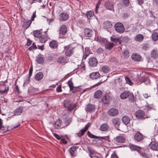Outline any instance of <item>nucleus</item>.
Listing matches in <instances>:
<instances>
[{
    "instance_id": "nucleus-1",
    "label": "nucleus",
    "mask_w": 158,
    "mask_h": 158,
    "mask_svg": "<svg viewBox=\"0 0 158 158\" xmlns=\"http://www.w3.org/2000/svg\"><path fill=\"white\" fill-rule=\"evenodd\" d=\"M63 104L64 106L69 111L71 112L74 110H75L77 109V104L72 103L71 101L69 99L64 100L63 102Z\"/></svg>"
},
{
    "instance_id": "nucleus-2",
    "label": "nucleus",
    "mask_w": 158,
    "mask_h": 158,
    "mask_svg": "<svg viewBox=\"0 0 158 158\" xmlns=\"http://www.w3.org/2000/svg\"><path fill=\"white\" fill-rule=\"evenodd\" d=\"M135 116L137 119L141 120H143L150 117V115L146 114L143 110H137L135 113Z\"/></svg>"
},
{
    "instance_id": "nucleus-3",
    "label": "nucleus",
    "mask_w": 158,
    "mask_h": 158,
    "mask_svg": "<svg viewBox=\"0 0 158 158\" xmlns=\"http://www.w3.org/2000/svg\"><path fill=\"white\" fill-rule=\"evenodd\" d=\"M114 28L118 32L122 33H123L125 30L123 24L121 23H117L114 25Z\"/></svg>"
},
{
    "instance_id": "nucleus-4",
    "label": "nucleus",
    "mask_w": 158,
    "mask_h": 158,
    "mask_svg": "<svg viewBox=\"0 0 158 158\" xmlns=\"http://www.w3.org/2000/svg\"><path fill=\"white\" fill-rule=\"evenodd\" d=\"M74 48L71 46L70 45H68L64 47V49L65 50V54L67 56H70L73 53V50Z\"/></svg>"
},
{
    "instance_id": "nucleus-5",
    "label": "nucleus",
    "mask_w": 158,
    "mask_h": 158,
    "mask_svg": "<svg viewBox=\"0 0 158 158\" xmlns=\"http://www.w3.org/2000/svg\"><path fill=\"white\" fill-rule=\"evenodd\" d=\"M111 98L108 94H105L102 98L101 102L104 105L109 104L110 103Z\"/></svg>"
},
{
    "instance_id": "nucleus-6",
    "label": "nucleus",
    "mask_w": 158,
    "mask_h": 158,
    "mask_svg": "<svg viewBox=\"0 0 158 158\" xmlns=\"http://www.w3.org/2000/svg\"><path fill=\"white\" fill-rule=\"evenodd\" d=\"M108 114L111 116L114 117L118 114V112L117 109L114 108H112L108 110Z\"/></svg>"
},
{
    "instance_id": "nucleus-7",
    "label": "nucleus",
    "mask_w": 158,
    "mask_h": 158,
    "mask_svg": "<svg viewBox=\"0 0 158 158\" xmlns=\"http://www.w3.org/2000/svg\"><path fill=\"white\" fill-rule=\"evenodd\" d=\"M89 126V123L86 125L84 128L81 129L78 133L76 134L77 135V136L80 138L83 135L85 134L86 131L88 129Z\"/></svg>"
},
{
    "instance_id": "nucleus-8",
    "label": "nucleus",
    "mask_w": 158,
    "mask_h": 158,
    "mask_svg": "<svg viewBox=\"0 0 158 158\" xmlns=\"http://www.w3.org/2000/svg\"><path fill=\"white\" fill-rule=\"evenodd\" d=\"M129 147L131 151H136L139 153H140V151L142 149V148L139 146L130 143L129 146Z\"/></svg>"
},
{
    "instance_id": "nucleus-9",
    "label": "nucleus",
    "mask_w": 158,
    "mask_h": 158,
    "mask_svg": "<svg viewBox=\"0 0 158 158\" xmlns=\"http://www.w3.org/2000/svg\"><path fill=\"white\" fill-rule=\"evenodd\" d=\"M88 63L90 66L95 67L97 66L98 64V61L96 58L92 57L89 60Z\"/></svg>"
},
{
    "instance_id": "nucleus-10",
    "label": "nucleus",
    "mask_w": 158,
    "mask_h": 158,
    "mask_svg": "<svg viewBox=\"0 0 158 158\" xmlns=\"http://www.w3.org/2000/svg\"><path fill=\"white\" fill-rule=\"evenodd\" d=\"M9 90V87H6V84L3 82L2 84L0 85V93L1 94H4L5 93L7 94Z\"/></svg>"
},
{
    "instance_id": "nucleus-11",
    "label": "nucleus",
    "mask_w": 158,
    "mask_h": 158,
    "mask_svg": "<svg viewBox=\"0 0 158 158\" xmlns=\"http://www.w3.org/2000/svg\"><path fill=\"white\" fill-rule=\"evenodd\" d=\"M95 108V106L94 105L88 104L85 107V110L86 112L91 113L94 111Z\"/></svg>"
},
{
    "instance_id": "nucleus-12",
    "label": "nucleus",
    "mask_w": 158,
    "mask_h": 158,
    "mask_svg": "<svg viewBox=\"0 0 158 158\" xmlns=\"http://www.w3.org/2000/svg\"><path fill=\"white\" fill-rule=\"evenodd\" d=\"M132 59L135 61L138 62L141 61L142 56L139 54L136 53H133L131 56Z\"/></svg>"
},
{
    "instance_id": "nucleus-13",
    "label": "nucleus",
    "mask_w": 158,
    "mask_h": 158,
    "mask_svg": "<svg viewBox=\"0 0 158 158\" xmlns=\"http://www.w3.org/2000/svg\"><path fill=\"white\" fill-rule=\"evenodd\" d=\"M104 6L107 10H114L113 4L109 1L105 2Z\"/></svg>"
},
{
    "instance_id": "nucleus-14",
    "label": "nucleus",
    "mask_w": 158,
    "mask_h": 158,
    "mask_svg": "<svg viewBox=\"0 0 158 158\" xmlns=\"http://www.w3.org/2000/svg\"><path fill=\"white\" fill-rule=\"evenodd\" d=\"M67 58L64 56H60L57 60V62L60 64H65L67 63Z\"/></svg>"
},
{
    "instance_id": "nucleus-15",
    "label": "nucleus",
    "mask_w": 158,
    "mask_h": 158,
    "mask_svg": "<svg viewBox=\"0 0 158 158\" xmlns=\"http://www.w3.org/2000/svg\"><path fill=\"white\" fill-rule=\"evenodd\" d=\"M134 137L136 141L139 142L143 139V136L140 132H138L135 134Z\"/></svg>"
},
{
    "instance_id": "nucleus-16",
    "label": "nucleus",
    "mask_w": 158,
    "mask_h": 158,
    "mask_svg": "<svg viewBox=\"0 0 158 158\" xmlns=\"http://www.w3.org/2000/svg\"><path fill=\"white\" fill-rule=\"evenodd\" d=\"M115 143H123L125 142V138L122 136H118L114 139Z\"/></svg>"
},
{
    "instance_id": "nucleus-17",
    "label": "nucleus",
    "mask_w": 158,
    "mask_h": 158,
    "mask_svg": "<svg viewBox=\"0 0 158 158\" xmlns=\"http://www.w3.org/2000/svg\"><path fill=\"white\" fill-rule=\"evenodd\" d=\"M69 15L67 13L62 12L60 15L59 19L62 21H65L69 18Z\"/></svg>"
},
{
    "instance_id": "nucleus-18",
    "label": "nucleus",
    "mask_w": 158,
    "mask_h": 158,
    "mask_svg": "<svg viewBox=\"0 0 158 158\" xmlns=\"http://www.w3.org/2000/svg\"><path fill=\"white\" fill-rule=\"evenodd\" d=\"M23 111V107L21 106H19L14 111V116L19 115L22 113Z\"/></svg>"
},
{
    "instance_id": "nucleus-19",
    "label": "nucleus",
    "mask_w": 158,
    "mask_h": 158,
    "mask_svg": "<svg viewBox=\"0 0 158 158\" xmlns=\"http://www.w3.org/2000/svg\"><path fill=\"white\" fill-rule=\"evenodd\" d=\"M67 27L65 25H62L60 27L59 34L64 35L67 33Z\"/></svg>"
},
{
    "instance_id": "nucleus-20",
    "label": "nucleus",
    "mask_w": 158,
    "mask_h": 158,
    "mask_svg": "<svg viewBox=\"0 0 158 158\" xmlns=\"http://www.w3.org/2000/svg\"><path fill=\"white\" fill-rule=\"evenodd\" d=\"M150 148L153 150H158V143L154 141L152 142L149 144Z\"/></svg>"
},
{
    "instance_id": "nucleus-21",
    "label": "nucleus",
    "mask_w": 158,
    "mask_h": 158,
    "mask_svg": "<svg viewBox=\"0 0 158 158\" xmlns=\"http://www.w3.org/2000/svg\"><path fill=\"white\" fill-rule=\"evenodd\" d=\"M89 77L93 80H96L99 78L100 75L98 72H93L89 74Z\"/></svg>"
},
{
    "instance_id": "nucleus-22",
    "label": "nucleus",
    "mask_w": 158,
    "mask_h": 158,
    "mask_svg": "<svg viewBox=\"0 0 158 158\" xmlns=\"http://www.w3.org/2000/svg\"><path fill=\"white\" fill-rule=\"evenodd\" d=\"M112 123L115 127H119L120 123V119L118 118H115L112 120Z\"/></svg>"
},
{
    "instance_id": "nucleus-23",
    "label": "nucleus",
    "mask_w": 158,
    "mask_h": 158,
    "mask_svg": "<svg viewBox=\"0 0 158 158\" xmlns=\"http://www.w3.org/2000/svg\"><path fill=\"white\" fill-rule=\"evenodd\" d=\"M130 91H125L121 94L120 97L121 99L124 100L127 98L129 96Z\"/></svg>"
},
{
    "instance_id": "nucleus-24",
    "label": "nucleus",
    "mask_w": 158,
    "mask_h": 158,
    "mask_svg": "<svg viewBox=\"0 0 158 158\" xmlns=\"http://www.w3.org/2000/svg\"><path fill=\"white\" fill-rule=\"evenodd\" d=\"M50 47L52 49H56L58 48V42L56 40L51 41L49 44Z\"/></svg>"
},
{
    "instance_id": "nucleus-25",
    "label": "nucleus",
    "mask_w": 158,
    "mask_h": 158,
    "mask_svg": "<svg viewBox=\"0 0 158 158\" xmlns=\"http://www.w3.org/2000/svg\"><path fill=\"white\" fill-rule=\"evenodd\" d=\"M93 32V31L89 28H86L84 30V35L86 37H91Z\"/></svg>"
},
{
    "instance_id": "nucleus-26",
    "label": "nucleus",
    "mask_w": 158,
    "mask_h": 158,
    "mask_svg": "<svg viewBox=\"0 0 158 158\" xmlns=\"http://www.w3.org/2000/svg\"><path fill=\"white\" fill-rule=\"evenodd\" d=\"M151 57L154 59L158 58V51L157 49H153L150 53Z\"/></svg>"
},
{
    "instance_id": "nucleus-27",
    "label": "nucleus",
    "mask_w": 158,
    "mask_h": 158,
    "mask_svg": "<svg viewBox=\"0 0 158 158\" xmlns=\"http://www.w3.org/2000/svg\"><path fill=\"white\" fill-rule=\"evenodd\" d=\"M48 35L47 34L44 35H41L39 38V40L41 43H44L48 40Z\"/></svg>"
},
{
    "instance_id": "nucleus-28",
    "label": "nucleus",
    "mask_w": 158,
    "mask_h": 158,
    "mask_svg": "<svg viewBox=\"0 0 158 158\" xmlns=\"http://www.w3.org/2000/svg\"><path fill=\"white\" fill-rule=\"evenodd\" d=\"M98 139L97 141H98V143H100V144H102L103 143L105 142V141L107 140L108 141L109 138L108 136H104V137H100Z\"/></svg>"
},
{
    "instance_id": "nucleus-29",
    "label": "nucleus",
    "mask_w": 158,
    "mask_h": 158,
    "mask_svg": "<svg viewBox=\"0 0 158 158\" xmlns=\"http://www.w3.org/2000/svg\"><path fill=\"white\" fill-rule=\"evenodd\" d=\"M44 75L42 72H39L35 75L34 79L36 81L40 80L43 77Z\"/></svg>"
},
{
    "instance_id": "nucleus-30",
    "label": "nucleus",
    "mask_w": 158,
    "mask_h": 158,
    "mask_svg": "<svg viewBox=\"0 0 158 158\" xmlns=\"http://www.w3.org/2000/svg\"><path fill=\"white\" fill-rule=\"evenodd\" d=\"M102 92L101 90H98L96 91L94 94V98L96 99H99L101 97Z\"/></svg>"
},
{
    "instance_id": "nucleus-31",
    "label": "nucleus",
    "mask_w": 158,
    "mask_h": 158,
    "mask_svg": "<svg viewBox=\"0 0 158 158\" xmlns=\"http://www.w3.org/2000/svg\"><path fill=\"white\" fill-rule=\"evenodd\" d=\"M109 127L107 123H104L100 126V130L102 131H106L108 130Z\"/></svg>"
},
{
    "instance_id": "nucleus-32",
    "label": "nucleus",
    "mask_w": 158,
    "mask_h": 158,
    "mask_svg": "<svg viewBox=\"0 0 158 158\" xmlns=\"http://www.w3.org/2000/svg\"><path fill=\"white\" fill-rule=\"evenodd\" d=\"M110 40L111 41L114 42L115 43L118 42L119 44L121 43V41L120 38L114 35L110 37Z\"/></svg>"
},
{
    "instance_id": "nucleus-33",
    "label": "nucleus",
    "mask_w": 158,
    "mask_h": 158,
    "mask_svg": "<svg viewBox=\"0 0 158 158\" xmlns=\"http://www.w3.org/2000/svg\"><path fill=\"white\" fill-rule=\"evenodd\" d=\"M77 148L76 146H73L71 147L69 149L70 152L72 156L73 157L76 155V153L75 152L77 150Z\"/></svg>"
},
{
    "instance_id": "nucleus-34",
    "label": "nucleus",
    "mask_w": 158,
    "mask_h": 158,
    "mask_svg": "<svg viewBox=\"0 0 158 158\" xmlns=\"http://www.w3.org/2000/svg\"><path fill=\"white\" fill-rule=\"evenodd\" d=\"M131 119L128 117L126 116H124L122 118V121L126 125H127L129 123Z\"/></svg>"
},
{
    "instance_id": "nucleus-35",
    "label": "nucleus",
    "mask_w": 158,
    "mask_h": 158,
    "mask_svg": "<svg viewBox=\"0 0 158 158\" xmlns=\"http://www.w3.org/2000/svg\"><path fill=\"white\" fill-rule=\"evenodd\" d=\"M143 35L141 34H139L136 35L135 38V40L138 42H142L144 39Z\"/></svg>"
},
{
    "instance_id": "nucleus-36",
    "label": "nucleus",
    "mask_w": 158,
    "mask_h": 158,
    "mask_svg": "<svg viewBox=\"0 0 158 158\" xmlns=\"http://www.w3.org/2000/svg\"><path fill=\"white\" fill-rule=\"evenodd\" d=\"M106 40L105 47L108 49H111L114 46V44L113 43H111L109 41Z\"/></svg>"
},
{
    "instance_id": "nucleus-37",
    "label": "nucleus",
    "mask_w": 158,
    "mask_h": 158,
    "mask_svg": "<svg viewBox=\"0 0 158 158\" xmlns=\"http://www.w3.org/2000/svg\"><path fill=\"white\" fill-rule=\"evenodd\" d=\"M31 20H29L27 21L24 22L23 24V27H24V29H27L29 27L31 23Z\"/></svg>"
},
{
    "instance_id": "nucleus-38",
    "label": "nucleus",
    "mask_w": 158,
    "mask_h": 158,
    "mask_svg": "<svg viewBox=\"0 0 158 158\" xmlns=\"http://www.w3.org/2000/svg\"><path fill=\"white\" fill-rule=\"evenodd\" d=\"M128 98L129 101L131 102H134L135 101L136 99V97L134 96L132 93H131L130 92Z\"/></svg>"
},
{
    "instance_id": "nucleus-39",
    "label": "nucleus",
    "mask_w": 158,
    "mask_h": 158,
    "mask_svg": "<svg viewBox=\"0 0 158 158\" xmlns=\"http://www.w3.org/2000/svg\"><path fill=\"white\" fill-rule=\"evenodd\" d=\"M54 126L57 129H59L61 127V121L60 118L58 119L54 123Z\"/></svg>"
},
{
    "instance_id": "nucleus-40",
    "label": "nucleus",
    "mask_w": 158,
    "mask_h": 158,
    "mask_svg": "<svg viewBox=\"0 0 158 158\" xmlns=\"http://www.w3.org/2000/svg\"><path fill=\"white\" fill-rule=\"evenodd\" d=\"M41 30H42L41 29L40 30H35L33 31V34L34 36L37 38H39L40 36L41 35Z\"/></svg>"
},
{
    "instance_id": "nucleus-41",
    "label": "nucleus",
    "mask_w": 158,
    "mask_h": 158,
    "mask_svg": "<svg viewBox=\"0 0 158 158\" xmlns=\"http://www.w3.org/2000/svg\"><path fill=\"white\" fill-rule=\"evenodd\" d=\"M152 40L154 41H156L158 40V32H154L152 35Z\"/></svg>"
},
{
    "instance_id": "nucleus-42",
    "label": "nucleus",
    "mask_w": 158,
    "mask_h": 158,
    "mask_svg": "<svg viewBox=\"0 0 158 158\" xmlns=\"http://www.w3.org/2000/svg\"><path fill=\"white\" fill-rule=\"evenodd\" d=\"M71 121L70 119V118L69 117H66L64 118V124H65V126L63 127H61V128L65 127H66L69 125Z\"/></svg>"
},
{
    "instance_id": "nucleus-43",
    "label": "nucleus",
    "mask_w": 158,
    "mask_h": 158,
    "mask_svg": "<svg viewBox=\"0 0 158 158\" xmlns=\"http://www.w3.org/2000/svg\"><path fill=\"white\" fill-rule=\"evenodd\" d=\"M102 70L104 73H107L110 70V68L107 65H104L102 67Z\"/></svg>"
},
{
    "instance_id": "nucleus-44",
    "label": "nucleus",
    "mask_w": 158,
    "mask_h": 158,
    "mask_svg": "<svg viewBox=\"0 0 158 158\" xmlns=\"http://www.w3.org/2000/svg\"><path fill=\"white\" fill-rule=\"evenodd\" d=\"M33 71V67L32 65H31L30 67L29 73V75L28 77V80H27V81L24 82V83H28L29 82V80L32 74Z\"/></svg>"
},
{
    "instance_id": "nucleus-45",
    "label": "nucleus",
    "mask_w": 158,
    "mask_h": 158,
    "mask_svg": "<svg viewBox=\"0 0 158 158\" xmlns=\"http://www.w3.org/2000/svg\"><path fill=\"white\" fill-rule=\"evenodd\" d=\"M82 89L79 87H74L71 90L73 93L80 92L81 91Z\"/></svg>"
},
{
    "instance_id": "nucleus-46",
    "label": "nucleus",
    "mask_w": 158,
    "mask_h": 158,
    "mask_svg": "<svg viewBox=\"0 0 158 158\" xmlns=\"http://www.w3.org/2000/svg\"><path fill=\"white\" fill-rule=\"evenodd\" d=\"M36 62L39 64H42L44 62V59L43 57L40 56L37 58L36 59Z\"/></svg>"
},
{
    "instance_id": "nucleus-47",
    "label": "nucleus",
    "mask_w": 158,
    "mask_h": 158,
    "mask_svg": "<svg viewBox=\"0 0 158 158\" xmlns=\"http://www.w3.org/2000/svg\"><path fill=\"white\" fill-rule=\"evenodd\" d=\"M140 153H139L140 154L141 156H142L143 158H149L150 156L148 154L145 152H143L142 151H140Z\"/></svg>"
},
{
    "instance_id": "nucleus-48",
    "label": "nucleus",
    "mask_w": 158,
    "mask_h": 158,
    "mask_svg": "<svg viewBox=\"0 0 158 158\" xmlns=\"http://www.w3.org/2000/svg\"><path fill=\"white\" fill-rule=\"evenodd\" d=\"M125 79L126 81V83L130 85L133 84V83L131 81V79L128 76H125Z\"/></svg>"
},
{
    "instance_id": "nucleus-49",
    "label": "nucleus",
    "mask_w": 158,
    "mask_h": 158,
    "mask_svg": "<svg viewBox=\"0 0 158 158\" xmlns=\"http://www.w3.org/2000/svg\"><path fill=\"white\" fill-rule=\"evenodd\" d=\"M67 84L69 87L70 90L71 91V90L74 87L73 86V83L72 81V78L70 79L68 81Z\"/></svg>"
},
{
    "instance_id": "nucleus-50",
    "label": "nucleus",
    "mask_w": 158,
    "mask_h": 158,
    "mask_svg": "<svg viewBox=\"0 0 158 158\" xmlns=\"http://www.w3.org/2000/svg\"><path fill=\"white\" fill-rule=\"evenodd\" d=\"M86 15L88 19H90V18L94 15V13L93 11L89 10V11L87 12Z\"/></svg>"
},
{
    "instance_id": "nucleus-51",
    "label": "nucleus",
    "mask_w": 158,
    "mask_h": 158,
    "mask_svg": "<svg viewBox=\"0 0 158 158\" xmlns=\"http://www.w3.org/2000/svg\"><path fill=\"white\" fill-rule=\"evenodd\" d=\"M87 135L89 138H91L98 139L99 137V136H96L93 134H92L89 131H87Z\"/></svg>"
},
{
    "instance_id": "nucleus-52",
    "label": "nucleus",
    "mask_w": 158,
    "mask_h": 158,
    "mask_svg": "<svg viewBox=\"0 0 158 158\" xmlns=\"http://www.w3.org/2000/svg\"><path fill=\"white\" fill-rule=\"evenodd\" d=\"M123 55L125 58L128 57L129 56V51L127 50H124L123 52Z\"/></svg>"
},
{
    "instance_id": "nucleus-53",
    "label": "nucleus",
    "mask_w": 158,
    "mask_h": 158,
    "mask_svg": "<svg viewBox=\"0 0 158 158\" xmlns=\"http://www.w3.org/2000/svg\"><path fill=\"white\" fill-rule=\"evenodd\" d=\"M122 3L123 5L126 7L129 6L130 3L129 0H122Z\"/></svg>"
},
{
    "instance_id": "nucleus-54",
    "label": "nucleus",
    "mask_w": 158,
    "mask_h": 158,
    "mask_svg": "<svg viewBox=\"0 0 158 158\" xmlns=\"http://www.w3.org/2000/svg\"><path fill=\"white\" fill-rule=\"evenodd\" d=\"M85 55L84 57L85 59H86L87 57L89 55L90 52L89 48H85Z\"/></svg>"
},
{
    "instance_id": "nucleus-55",
    "label": "nucleus",
    "mask_w": 158,
    "mask_h": 158,
    "mask_svg": "<svg viewBox=\"0 0 158 158\" xmlns=\"http://www.w3.org/2000/svg\"><path fill=\"white\" fill-rule=\"evenodd\" d=\"M87 149L89 152V154L93 155L95 153V150L91 148L88 147Z\"/></svg>"
},
{
    "instance_id": "nucleus-56",
    "label": "nucleus",
    "mask_w": 158,
    "mask_h": 158,
    "mask_svg": "<svg viewBox=\"0 0 158 158\" xmlns=\"http://www.w3.org/2000/svg\"><path fill=\"white\" fill-rule=\"evenodd\" d=\"M148 44H143L142 46V49L143 50L146 51L148 48Z\"/></svg>"
},
{
    "instance_id": "nucleus-57",
    "label": "nucleus",
    "mask_w": 158,
    "mask_h": 158,
    "mask_svg": "<svg viewBox=\"0 0 158 158\" xmlns=\"http://www.w3.org/2000/svg\"><path fill=\"white\" fill-rule=\"evenodd\" d=\"M104 23L105 25V26L107 27H110L112 26L111 24L109 21H106L104 22Z\"/></svg>"
},
{
    "instance_id": "nucleus-58",
    "label": "nucleus",
    "mask_w": 158,
    "mask_h": 158,
    "mask_svg": "<svg viewBox=\"0 0 158 158\" xmlns=\"http://www.w3.org/2000/svg\"><path fill=\"white\" fill-rule=\"evenodd\" d=\"M53 135L58 140L61 139L64 137V136L62 135L59 136L56 133H53Z\"/></svg>"
},
{
    "instance_id": "nucleus-59",
    "label": "nucleus",
    "mask_w": 158,
    "mask_h": 158,
    "mask_svg": "<svg viewBox=\"0 0 158 158\" xmlns=\"http://www.w3.org/2000/svg\"><path fill=\"white\" fill-rule=\"evenodd\" d=\"M15 87L14 89V91H16L18 94L20 93V92L19 90L18 86L16 85V82H15Z\"/></svg>"
},
{
    "instance_id": "nucleus-60",
    "label": "nucleus",
    "mask_w": 158,
    "mask_h": 158,
    "mask_svg": "<svg viewBox=\"0 0 158 158\" xmlns=\"http://www.w3.org/2000/svg\"><path fill=\"white\" fill-rule=\"evenodd\" d=\"M47 60L48 61H51L53 59V57L52 55H49L46 57Z\"/></svg>"
},
{
    "instance_id": "nucleus-61",
    "label": "nucleus",
    "mask_w": 158,
    "mask_h": 158,
    "mask_svg": "<svg viewBox=\"0 0 158 158\" xmlns=\"http://www.w3.org/2000/svg\"><path fill=\"white\" fill-rule=\"evenodd\" d=\"M104 50V49L102 48H99L97 49L96 51L98 53L100 54L102 53L103 52Z\"/></svg>"
},
{
    "instance_id": "nucleus-62",
    "label": "nucleus",
    "mask_w": 158,
    "mask_h": 158,
    "mask_svg": "<svg viewBox=\"0 0 158 158\" xmlns=\"http://www.w3.org/2000/svg\"><path fill=\"white\" fill-rule=\"evenodd\" d=\"M105 81H102V80H101L99 82H98V83H97L96 84H95L94 85H93L92 86V87L93 88V87H95L96 86H98V85H101L102 83H103V82H104Z\"/></svg>"
},
{
    "instance_id": "nucleus-63",
    "label": "nucleus",
    "mask_w": 158,
    "mask_h": 158,
    "mask_svg": "<svg viewBox=\"0 0 158 158\" xmlns=\"http://www.w3.org/2000/svg\"><path fill=\"white\" fill-rule=\"evenodd\" d=\"M110 158H118L115 152H114L111 155Z\"/></svg>"
},
{
    "instance_id": "nucleus-64",
    "label": "nucleus",
    "mask_w": 158,
    "mask_h": 158,
    "mask_svg": "<svg viewBox=\"0 0 158 158\" xmlns=\"http://www.w3.org/2000/svg\"><path fill=\"white\" fill-rule=\"evenodd\" d=\"M61 86V85H60L57 87L56 89V91L57 92H60L62 91Z\"/></svg>"
}]
</instances>
